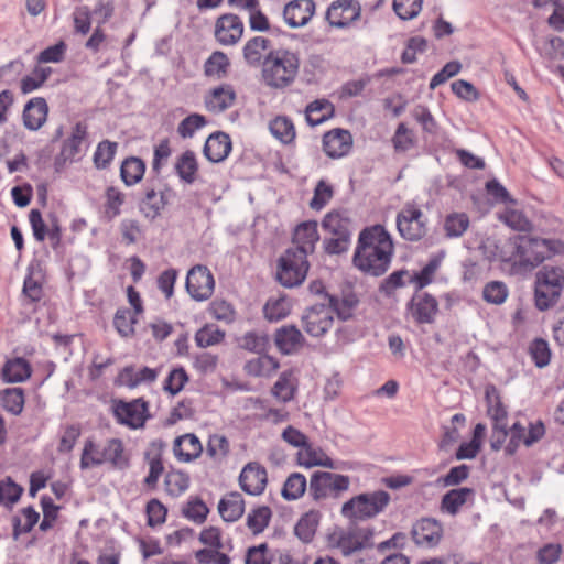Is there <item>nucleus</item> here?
Segmentation results:
<instances>
[{
	"label": "nucleus",
	"instance_id": "2",
	"mask_svg": "<svg viewBox=\"0 0 564 564\" xmlns=\"http://www.w3.org/2000/svg\"><path fill=\"white\" fill-rule=\"evenodd\" d=\"M299 69L297 53L284 48L270 50L262 63V82L272 89L283 90L293 85Z\"/></svg>",
	"mask_w": 564,
	"mask_h": 564
},
{
	"label": "nucleus",
	"instance_id": "27",
	"mask_svg": "<svg viewBox=\"0 0 564 564\" xmlns=\"http://www.w3.org/2000/svg\"><path fill=\"white\" fill-rule=\"evenodd\" d=\"M245 511V501L239 492H230L218 503V512L227 522L237 521Z\"/></svg>",
	"mask_w": 564,
	"mask_h": 564
},
{
	"label": "nucleus",
	"instance_id": "45",
	"mask_svg": "<svg viewBox=\"0 0 564 564\" xmlns=\"http://www.w3.org/2000/svg\"><path fill=\"white\" fill-rule=\"evenodd\" d=\"M51 74V67H35L31 75H28L21 79V91L23 94H30L33 90L40 88Z\"/></svg>",
	"mask_w": 564,
	"mask_h": 564
},
{
	"label": "nucleus",
	"instance_id": "57",
	"mask_svg": "<svg viewBox=\"0 0 564 564\" xmlns=\"http://www.w3.org/2000/svg\"><path fill=\"white\" fill-rule=\"evenodd\" d=\"M163 193L149 192L143 199V214L147 218L154 219L165 207Z\"/></svg>",
	"mask_w": 564,
	"mask_h": 564
},
{
	"label": "nucleus",
	"instance_id": "19",
	"mask_svg": "<svg viewBox=\"0 0 564 564\" xmlns=\"http://www.w3.org/2000/svg\"><path fill=\"white\" fill-rule=\"evenodd\" d=\"M437 310V301L427 293L415 294L409 303L411 316L420 324L432 323Z\"/></svg>",
	"mask_w": 564,
	"mask_h": 564
},
{
	"label": "nucleus",
	"instance_id": "4",
	"mask_svg": "<svg viewBox=\"0 0 564 564\" xmlns=\"http://www.w3.org/2000/svg\"><path fill=\"white\" fill-rule=\"evenodd\" d=\"M564 290V268L543 265L535 274L534 301L539 311L553 307Z\"/></svg>",
	"mask_w": 564,
	"mask_h": 564
},
{
	"label": "nucleus",
	"instance_id": "62",
	"mask_svg": "<svg viewBox=\"0 0 564 564\" xmlns=\"http://www.w3.org/2000/svg\"><path fill=\"white\" fill-rule=\"evenodd\" d=\"M122 454V443L117 438L109 440L107 444L102 447L104 464L111 463L112 465L116 466L123 465L124 459Z\"/></svg>",
	"mask_w": 564,
	"mask_h": 564
},
{
	"label": "nucleus",
	"instance_id": "25",
	"mask_svg": "<svg viewBox=\"0 0 564 564\" xmlns=\"http://www.w3.org/2000/svg\"><path fill=\"white\" fill-rule=\"evenodd\" d=\"M270 40L263 36H254L247 41L243 46V58L249 66H262L263 59L270 52Z\"/></svg>",
	"mask_w": 564,
	"mask_h": 564
},
{
	"label": "nucleus",
	"instance_id": "11",
	"mask_svg": "<svg viewBox=\"0 0 564 564\" xmlns=\"http://www.w3.org/2000/svg\"><path fill=\"white\" fill-rule=\"evenodd\" d=\"M411 536L417 546L435 547L443 538V525L436 519L422 518L413 524Z\"/></svg>",
	"mask_w": 564,
	"mask_h": 564
},
{
	"label": "nucleus",
	"instance_id": "40",
	"mask_svg": "<svg viewBox=\"0 0 564 564\" xmlns=\"http://www.w3.org/2000/svg\"><path fill=\"white\" fill-rule=\"evenodd\" d=\"M306 478L300 473L291 474L282 488V497L286 500H295L306 490Z\"/></svg>",
	"mask_w": 564,
	"mask_h": 564
},
{
	"label": "nucleus",
	"instance_id": "39",
	"mask_svg": "<svg viewBox=\"0 0 564 564\" xmlns=\"http://www.w3.org/2000/svg\"><path fill=\"white\" fill-rule=\"evenodd\" d=\"M0 401L6 411L19 415L24 406L23 390L21 388L4 389L0 393Z\"/></svg>",
	"mask_w": 564,
	"mask_h": 564
},
{
	"label": "nucleus",
	"instance_id": "10",
	"mask_svg": "<svg viewBox=\"0 0 564 564\" xmlns=\"http://www.w3.org/2000/svg\"><path fill=\"white\" fill-rule=\"evenodd\" d=\"M215 286L214 276L204 265L193 267L186 276V290L195 301H204L212 296Z\"/></svg>",
	"mask_w": 564,
	"mask_h": 564
},
{
	"label": "nucleus",
	"instance_id": "12",
	"mask_svg": "<svg viewBox=\"0 0 564 564\" xmlns=\"http://www.w3.org/2000/svg\"><path fill=\"white\" fill-rule=\"evenodd\" d=\"M361 7L357 0L334 1L326 12V20L332 26L346 28L360 17Z\"/></svg>",
	"mask_w": 564,
	"mask_h": 564
},
{
	"label": "nucleus",
	"instance_id": "53",
	"mask_svg": "<svg viewBox=\"0 0 564 564\" xmlns=\"http://www.w3.org/2000/svg\"><path fill=\"white\" fill-rule=\"evenodd\" d=\"M317 524V516L315 513H306L296 523L294 532L303 542H310L315 534Z\"/></svg>",
	"mask_w": 564,
	"mask_h": 564
},
{
	"label": "nucleus",
	"instance_id": "8",
	"mask_svg": "<svg viewBox=\"0 0 564 564\" xmlns=\"http://www.w3.org/2000/svg\"><path fill=\"white\" fill-rule=\"evenodd\" d=\"M397 228L400 236L409 241L421 240L427 230L422 210L414 205H406L399 212Z\"/></svg>",
	"mask_w": 564,
	"mask_h": 564
},
{
	"label": "nucleus",
	"instance_id": "24",
	"mask_svg": "<svg viewBox=\"0 0 564 564\" xmlns=\"http://www.w3.org/2000/svg\"><path fill=\"white\" fill-rule=\"evenodd\" d=\"M140 402L141 399H135L132 402H115L113 414L118 422L132 429L141 427V411L138 409Z\"/></svg>",
	"mask_w": 564,
	"mask_h": 564
},
{
	"label": "nucleus",
	"instance_id": "59",
	"mask_svg": "<svg viewBox=\"0 0 564 564\" xmlns=\"http://www.w3.org/2000/svg\"><path fill=\"white\" fill-rule=\"evenodd\" d=\"M423 0H393V10L402 20L415 18L422 9Z\"/></svg>",
	"mask_w": 564,
	"mask_h": 564
},
{
	"label": "nucleus",
	"instance_id": "5",
	"mask_svg": "<svg viewBox=\"0 0 564 564\" xmlns=\"http://www.w3.org/2000/svg\"><path fill=\"white\" fill-rule=\"evenodd\" d=\"M390 502L387 491L360 494L346 501L341 507V514L354 521H362L381 513Z\"/></svg>",
	"mask_w": 564,
	"mask_h": 564
},
{
	"label": "nucleus",
	"instance_id": "36",
	"mask_svg": "<svg viewBox=\"0 0 564 564\" xmlns=\"http://www.w3.org/2000/svg\"><path fill=\"white\" fill-rule=\"evenodd\" d=\"M271 133L284 144L291 143L295 138V128L291 119L285 116H278L270 121Z\"/></svg>",
	"mask_w": 564,
	"mask_h": 564
},
{
	"label": "nucleus",
	"instance_id": "43",
	"mask_svg": "<svg viewBox=\"0 0 564 564\" xmlns=\"http://www.w3.org/2000/svg\"><path fill=\"white\" fill-rule=\"evenodd\" d=\"M272 512L267 506L258 507L252 510L247 517V527L253 534L261 533L269 524Z\"/></svg>",
	"mask_w": 564,
	"mask_h": 564
},
{
	"label": "nucleus",
	"instance_id": "56",
	"mask_svg": "<svg viewBox=\"0 0 564 564\" xmlns=\"http://www.w3.org/2000/svg\"><path fill=\"white\" fill-rule=\"evenodd\" d=\"M24 523H21L20 518H13V538L17 540L21 533L30 532L39 521V513L32 508L28 507L22 510Z\"/></svg>",
	"mask_w": 564,
	"mask_h": 564
},
{
	"label": "nucleus",
	"instance_id": "14",
	"mask_svg": "<svg viewBox=\"0 0 564 564\" xmlns=\"http://www.w3.org/2000/svg\"><path fill=\"white\" fill-rule=\"evenodd\" d=\"M243 24L239 17L228 13L220 15L215 25L216 40L221 45L236 44L242 36Z\"/></svg>",
	"mask_w": 564,
	"mask_h": 564
},
{
	"label": "nucleus",
	"instance_id": "28",
	"mask_svg": "<svg viewBox=\"0 0 564 564\" xmlns=\"http://www.w3.org/2000/svg\"><path fill=\"white\" fill-rule=\"evenodd\" d=\"M322 226L330 236H351V221L345 213L337 210L328 213L324 217Z\"/></svg>",
	"mask_w": 564,
	"mask_h": 564
},
{
	"label": "nucleus",
	"instance_id": "20",
	"mask_svg": "<svg viewBox=\"0 0 564 564\" xmlns=\"http://www.w3.org/2000/svg\"><path fill=\"white\" fill-rule=\"evenodd\" d=\"M48 106L44 98L30 99L23 109L22 119L24 127L30 131L39 130L47 119Z\"/></svg>",
	"mask_w": 564,
	"mask_h": 564
},
{
	"label": "nucleus",
	"instance_id": "30",
	"mask_svg": "<svg viewBox=\"0 0 564 564\" xmlns=\"http://www.w3.org/2000/svg\"><path fill=\"white\" fill-rule=\"evenodd\" d=\"M329 544L333 547H337L344 556H349L361 550V544L357 541L352 528L347 531L334 532L329 536Z\"/></svg>",
	"mask_w": 564,
	"mask_h": 564
},
{
	"label": "nucleus",
	"instance_id": "29",
	"mask_svg": "<svg viewBox=\"0 0 564 564\" xmlns=\"http://www.w3.org/2000/svg\"><path fill=\"white\" fill-rule=\"evenodd\" d=\"M297 462L301 466L308 468L313 466L335 468L333 459L323 449L315 448L308 443L299 451Z\"/></svg>",
	"mask_w": 564,
	"mask_h": 564
},
{
	"label": "nucleus",
	"instance_id": "64",
	"mask_svg": "<svg viewBox=\"0 0 564 564\" xmlns=\"http://www.w3.org/2000/svg\"><path fill=\"white\" fill-rule=\"evenodd\" d=\"M263 311L269 321H280L289 314V304L284 299L269 300Z\"/></svg>",
	"mask_w": 564,
	"mask_h": 564
},
{
	"label": "nucleus",
	"instance_id": "16",
	"mask_svg": "<svg viewBox=\"0 0 564 564\" xmlns=\"http://www.w3.org/2000/svg\"><path fill=\"white\" fill-rule=\"evenodd\" d=\"M351 147L352 137L348 130L334 129L325 133L323 137V148L329 158H341L348 154Z\"/></svg>",
	"mask_w": 564,
	"mask_h": 564
},
{
	"label": "nucleus",
	"instance_id": "42",
	"mask_svg": "<svg viewBox=\"0 0 564 564\" xmlns=\"http://www.w3.org/2000/svg\"><path fill=\"white\" fill-rule=\"evenodd\" d=\"M208 513V507L197 497L189 499L182 508V514L197 524L205 522Z\"/></svg>",
	"mask_w": 564,
	"mask_h": 564
},
{
	"label": "nucleus",
	"instance_id": "13",
	"mask_svg": "<svg viewBox=\"0 0 564 564\" xmlns=\"http://www.w3.org/2000/svg\"><path fill=\"white\" fill-rule=\"evenodd\" d=\"M127 293L133 311L130 308H120L117 311L113 319L116 329L124 337L134 334V325L138 323L137 316L141 312L139 292L135 291L133 286H129Z\"/></svg>",
	"mask_w": 564,
	"mask_h": 564
},
{
	"label": "nucleus",
	"instance_id": "51",
	"mask_svg": "<svg viewBox=\"0 0 564 564\" xmlns=\"http://www.w3.org/2000/svg\"><path fill=\"white\" fill-rule=\"evenodd\" d=\"M122 181L127 185H134L141 181V159L131 156L126 159L120 169Z\"/></svg>",
	"mask_w": 564,
	"mask_h": 564
},
{
	"label": "nucleus",
	"instance_id": "63",
	"mask_svg": "<svg viewBox=\"0 0 564 564\" xmlns=\"http://www.w3.org/2000/svg\"><path fill=\"white\" fill-rule=\"evenodd\" d=\"M469 476V467L467 465L455 466L449 471L437 479L443 487H453L462 484Z\"/></svg>",
	"mask_w": 564,
	"mask_h": 564
},
{
	"label": "nucleus",
	"instance_id": "23",
	"mask_svg": "<svg viewBox=\"0 0 564 564\" xmlns=\"http://www.w3.org/2000/svg\"><path fill=\"white\" fill-rule=\"evenodd\" d=\"M274 341L282 354L290 355L302 347L304 337L295 326H283L276 330Z\"/></svg>",
	"mask_w": 564,
	"mask_h": 564
},
{
	"label": "nucleus",
	"instance_id": "31",
	"mask_svg": "<svg viewBox=\"0 0 564 564\" xmlns=\"http://www.w3.org/2000/svg\"><path fill=\"white\" fill-rule=\"evenodd\" d=\"M279 368L275 358L269 355H261L246 362L243 369L252 377H269Z\"/></svg>",
	"mask_w": 564,
	"mask_h": 564
},
{
	"label": "nucleus",
	"instance_id": "7",
	"mask_svg": "<svg viewBox=\"0 0 564 564\" xmlns=\"http://www.w3.org/2000/svg\"><path fill=\"white\" fill-rule=\"evenodd\" d=\"M350 479L348 476L329 471H315L310 481V494L314 500H321L327 496L348 490Z\"/></svg>",
	"mask_w": 564,
	"mask_h": 564
},
{
	"label": "nucleus",
	"instance_id": "58",
	"mask_svg": "<svg viewBox=\"0 0 564 564\" xmlns=\"http://www.w3.org/2000/svg\"><path fill=\"white\" fill-rule=\"evenodd\" d=\"M117 150V143L105 140L100 142L94 154V163L97 169H105L112 161Z\"/></svg>",
	"mask_w": 564,
	"mask_h": 564
},
{
	"label": "nucleus",
	"instance_id": "61",
	"mask_svg": "<svg viewBox=\"0 0 564 564\" xmlns=\"http://www.w3.org/2000/svg\"><path fill=\"white\" fill-rule=\"evenodd\" d=\"M165 484L171 495L178 496L187 490L189 477L183 471H172L166 475Z\"/></svg>",
	"mask_w": 564,
	"mask_h": 564
},
{
	"label": "nucleus",
	"instance_id": "47",
	"mask_svg": "<svg viewBox=\"0 0 564 564\" xmlns=\"http://www.w3.org/2000/svg\"><path fill=\"white\" fill-rule=\"evenodd\" d=\"M206 453L213 460L217 463L221 462L229 453V441L224 435H210Z\"/></svg>",
	"mask_w": 564,
	"mask_h": 564
},
{
	"label": "nucleus",
	"instance_id": "41",
	"mask_svg": "<svg viewBox=\"0 0 564 564\" xmlns=\"http://www.w3.org/2000/svg\"><path fill=\"white\" fill-rule=\"evenodd\" d=\"M225 338V332L218 326L209 324L205 325L196 332L195 341L198 347L206 348L214 346L223 341Z\"/></svg>",
	"mask_w": 564,
	"mask_h": 564
},
{
	"label": "nucleus",
	"instance_id": "44",
	"mask_svg": "<svg viewBox=\"0 0 564 564\" xmlns=\"http://www.w3.org/2000/svg\"><path fill=\"white\" fill-rule=\"evenodd\" d=\"M333 196V185L325 180H319L314 188V194L310 202V207L313 210H321L332 200Z\"/></svg>",
	"mask_w": 564,
	"mask_h": 564
},
{
	"label": "nucleus",
	"instance_id": "21",
	"mask_svg": "<svg viewBox=\"0 0 564 564\" xmlns=\"http://www.w3.org/2000/svg\"><path fill=\"white\" fill-rule=\"evenodd\" d=\"M202 452L203 445L193 433L181 435L174 440L173 453L180 462H193L202 455Z\"/></svg>",
	"mask_w": 564,
	"mask_h": 564
},
{
	"label": "nucleus",
	"instance_id": "15",
	"mask_svg": "<svg viewBox=\"0 0 564 564\" xmlns=\"http://www.w3.org/2000/svg\"><path fill=\"white\" fill-rule=\"evenodd\" d=\"M239 484L245 492L258 496L265 488L267 470L257 463H249L240 473Z\"/></svg>",
	"mask_w": 564,
	"mask_h": 564
},
{
	"label": "nucleus",
	"instance_id": "33",
	"mask_svg": "<svg viewBox=\"0 0 564 564\" xmlns=\"http://www.w3.org/2000/svg\"><path fill=\"white\" fill-rule=\"evenodd\" d=\"M175 171L180 178L186 184H193L196 180L198 164L195 153L191 150L185 151L175 163Z\"/></svg>",
	"mask_w": 564,
	"mask_h": 564
},
{
	"label": "nucleus",
	"instance_id": "38",
	"mask_svg": "<svg viewBox=\"0 0 564 564\" xmlns=\"http://www.w3.org/2000/svg\"><path fill=\"white\" fill-rule=\"evenodd\" d=\"M334 111L333 105L327 100H315L306 107V120L311 126H317L327 120Z\"/></svg>",
	"mask_w": 564,
	"mask_h": 564
},
{
	"label": "nucleus",
	"instance_id": "3",
	"mask_svg": "<svg viewBox=\"0 0 564 564\" xmlns=\"http://www.w3.org/2000/svg\"><path fill=\"white\" fill-rule=\"evenodd\" d=\"M543 245L540 238L516 236L507 242L508 250L502 259L521 270H532L549 258V254L543 253Z\"/></svg>",
	"mask_w": 564,
	"mask_h": 564
},
{
	"label": "nucleus",
	"instance_id": "9",
	"mask_svg": "<svg viewBox=\"0 0 564 564\" xmlns=\"http://www.w3.org/2000/svg\"><path fill=\"white\" fill-rule=\"evenodd\" d=\"M333 308L325 300L306 308L302 316L304 330L313 337H321L326 334L333 326Z\"/></svg>",
	"mask_w": 564,
	"mask_h": 564
},
{
	"label": "nucleus",
	"instance_id": "18",
	"mask_svg": "<svg viewBox=\"0 0 564 564\" xmlns=\"http://www.w3.org/2000/svg\"><path fill=\"white\" fill-rule=\"evenodd\" d=\"M318 239L317 223H302L294 230L293 243L295 247L289 249L294 252H303V256L307 258V254L314 251Z\"/></svg>",
	"mask_w": 564,
	"mask_h": 564
},
{
	"label": "nucleus",
	"instance_id": "49",
	"mask_svg": "<svg viewBox=\"0 0 564 564\" xmlns=\"http://www.w3.org/2000/svg\"><path fill=\"white\" fill-rule=\"evenodd\" d=\"M269 344V338L265 334L257 332H248L239 338V346L248 351L262 354Z\"/></svg>",
	"mask_w": 564,
	"mask_h": 564
},
{
	"label": "nucleus",
	"instance_id": "1",
	"mask_svg": "<svg viewBox=\"0 0 564 564\" xmlns=\"http://www.w3.org/2000/svg\"><path fill=\"white\" fill-rule=\"evenodd\" d=\"M392 253L390 235L382 226L376 225L360 232L354 264L362 272L379 276L388 270Z\"/></svg>",
	"mask_w": 564,
	"mask_h": 564
},
{
	"label": "nucleus",
	"instance_id": "55",
	"mask_svg": "<svg viewBox=\"0 0 564 564\" xmlns=\"http://www.w3.org/2000/svg\"><path fill=\"white\" fill-rule=\"evenodd\" d=\"M499 218L507 226H509L510 228H512L514 230L530 231L532 229V224L520 210L506 209L505 213L501 214Z\"/></svg>",
	"mask_w": 564,
	"mask_h": 564
},
{
	"label": "nucleus",
	"instance_id": "26",
	"mask_svg": "<svg viewBox=\"0 0 564 564\" xmlns=\"http://www.w3.org/2000/svg\"><path fill=\"white\" fill-rule=\"evenodd\" d=\"M475 496V490L467 487L452 489L441 500V510L451 516L458 513L460 507Z\"/></svg>",
	"mask_w": 564,
	"mask_h": 564
},
{
	"label": "nucleus",
	"instance_id": "50",
	"mask_svg": "<svg viewBox=\"0 0 564 564\" xmlns=\"http://www.w3.org/2000/svg\"><path fill=\"white\" fill-rule=\"evenodd\" d=\"M508 288L501 281L488 282L482 290V297L487 303L500 305L508 297Z\"/></svg>",
	"mask_w": 564,
	"mask_h": 564
},
{
	"label": "nucleus",
	"instance_id": "48",
	"mask_svg": "<svg viewBox=\"0 0 564 564\" xmlns=\"http://www.w3.org/2000/svg\"><path fill=\"white\" fill-rule=\"evenodd\" d=\"M229 66L228 57L223 52H214L206 61L204 68L207 76H215L221 78L226 75Z\"/></svg>",
	"mask_w": 564,
	"mask_h": 564
},
{
	"label": "nucleus",
	"instance_id": "32",
	"mask_svg": "<svg viewBox=\"0 0 564 564\" xmlns=\"http://www.w3.org/2000/svg\"><path fill=\"white\" fill-rule=\"evenodd\" d=\"M87 134L86 126L77 123L72 132V135L65 140L61 155L64 160H74L77 154L83 150Z\"/></svg>",
	"mask_w": 564,
	"mask_h": 564
},
{
	"label": "nucleus",
	"instance_id": "54",
	"mask_svg": "<svg viewBox=\"0 0 564 564\" xmlns=\"http://www.w3.org/2000/svg\"><path fill=\"white\" fill-rule=\"evenodd\" d=\"M102 448H99L91 440H87L80 457V467L87 469L104 464Z\"/></svg>",
	"mask_w": 564,
	"mask_h": 564
},
{
	"label": "nucleus",
	"instance_id": "37",
	"mask_svg": "<svg viewBox=\"0 0 564 564\" xmlns=\"http://www.w3.org/2000/svg\"><path fill=\"white\" fill-rule=\"evenodd\" d=\"M469 217L465 213H452L444 219V231L447 238L462 237L469 227Z\"/></svg>",
	"mask_w": 564,
	"mask_h": 564
},
{
	"label": "nucleus",
	"instance_id": "52",
	"mask_svg": "<svg viewBox=\"0 0 564 564\" xmlns=\"http://www.w3.org/2000/svg\"><path fill=\"white\" fill-rule=\"evenodd\" d=\"M529 354L539 368H543L550 364L551 350L547 341L542 338H535L530 344Z\"/></svg>",
	"mask_w": 564,
	"mask_h": 564
},
{
	"label": "nucleus",
	"instance_id": "22",
	"mask_svg": "<svg viewBox=\"0 0 564 564\" xmlns=\"http://www.w3.org/2000/svg\"><path fill=\"white\" fill-rule=\"evenodd\" d=\"M231 151V140L225 132L212 133L204 145V155L213 163L223 162Z\"/></svg>",
	"mask_w": 564,
	"mask_h": 564
},
{
	"label": "nucleus",
	"instance_id": "46",
	"mask_svg": "<svg viewBox=\"0 0 564 564\" xmlns=\"http://www.w3.org/2000/svg\"><path fill=\"white\" fill-rule=\"evenodd\" d=\"M324 300L329 303L334 314H336L341 321H347L352 316V308L357 304V300L352 297H344L339 300L330 294H325Z\"/></svg>",
	"mask_w": 564,
	"mask_h": 564
},
{
	"label": "nucleus",
	"instance_id": "6",
	"mask_svg": "<svg viewBox=\"0 0 564 564\" xmlns=\"http://www.w3.org/2000/svg\"><path fill=\"white\" fill-rule=\"evenodd\" d=\"M308 267V261L303 252L288 249L279 258L276 280L285 288L299 286L305 280Z\"/></svg>",
	"mask_w": 564,
	"mask_h": 564
},
{
	"label": "nucleus",
	"instance_id": "35",
	"mask_svg": "<svg viewBox=\"0 0 564 564\" xmlns=\"http://www.w3.org/2000/svg\"><path fill=\"white\" fill-rule=\"evenodd\" d=\"M2 376L7 382H22L31 376V368L23 358H15L6 362Z\"/></svg>",
	"mask_w": 564,
	"mask_h": 564
},
{
	"label": "nucleus",
	"instance_id": "60",
	"mask_svg": "<svg viewBox=\"0 0 564 564\" xmlns=\"http://www.w3.org/2000/svg\"><path fill=\"white\" fill-rule=\"evenodd\" d=\"M206 123L207 120L204 116L199 113H193L180 122L177 132L184 139L192 138L195 131L203 128Z\"/></svg>",
	"mask_w": 564,
	"mask_h": 564
},
{
	"label": "nucleus",
	"instance_id": "34",
	"mask_svg": "<svg viewBox=\"0 0 564 564\" xmlns=\"http://www.w3.org/2000/svg\"><path fill=\"white\" fill-rule=\"evenodd\" d=\"M235 97V91L229 86L215 88L206 99V107L210 111L223 112L234 104Z\"/></svg>",
	"mask_w": 564,
	"mask_h": 564
},
{
	"label": "nucleus",
	"instance_id": "17",
	"mask_svg": "<svg viewBox=\"0 0 564 564\" xmlns=\"http://www.w3.org/2000/svg\"><path fill=\"white\" fill-rule=\"evenodd\" d=\"M314 12L313 0H293L284 7L283 18L289 26L295 29L306 25Z\"/></svg>",
	"mask_w": 564,
	"mask_h": 564
}]
</instances>
